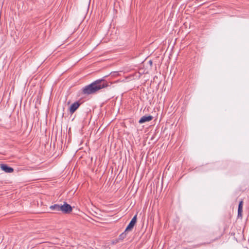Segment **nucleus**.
<instances>
[{
  "label": "nucleus",
  "instance_id": "1",
  "mask_svg": "<svg viewBox=\"0 0 249 249\" xmlns=\"http://www.w3.org/2000/svg\"><path fill=\"white\" fill-rule=\"evenodd\" d=\"M102 81L100 80H97L85 87L83 89V92L85 94H90L104 88L106 85L104 83H102Z\"/></svg>",
  "mask_w": 249,
  "mask_h": 249
},
{
  "label": "nucleus",
  "instance_id": "2",
  "mask_svg": "<svg viewBox=\"0 0 249 249\" xmlns=\"http://www.w3.org/2000/svg\"><path fill=\"white\" fill-rule=\"evenodd\" d=\"M61 211L65 213H70L72 211V207L70 205L65 203L63 205H61Z\"/></svg>",
  "mask_w": 249,
  "mask_h": 249
},
{
  "label": "nucleus",
  "instance_id": "3",
  "mask_svg": "<svg viewBox=\"0 0 249 249\" xmlns=\"http://www.w3.org/2000/svg\"><path fill=\"white\" fill-rule=\"evenodd\" d=\"M136 221H137V215H136L133 217V218L131 220L130 222L129 223V225L126 227V228L125 230V232H127L128 231L132 230L134 226L135 225V224L136 223Z\"/></svg>",
  "mask_w": 249,
  "mask_h": 249
},
{
  "label": "nucleus",
  "instance_id": "4",
  "mask_svg": "<svg viewBox=\"0 0 249 249\" xmlns=\"http://www.w3.org/2000/svg\"><path fill=\"white\" fill-rule=\"evenodd\" d=\"M80 104L78 102H76L72 104L70 107V112L71 114H72L74 113L76 110L79 107Z\"/></svg>",
  "mask_w": 249,
  "mask_h": 249
},
{
  "label": "nucleus",
  "instance_id": "5",
  "mask_svg": "<svg viewBox=\"0 0 249 249\" xmlns=\"http://www.w3.org/2000/svg\"><path fill=\"white\" fill-rule=\"evenodd\" d=\"M243 201L241 200L239 203L238 208V217H242V213H243Z\"/></svg>",
  "mask_w": 249,
  "mask_h": 249
},
{
  "label": "nucleus",
  "instance_id": "6",
  "mask_svg": "<svg viewBox=\"0 0 249 249\" xmlns=\"http://www.w3.org/2000/svg\"><path fill=\"white\" fill-rule=\"evenodd\" d=\"M1 169L5 172L6 173H12L14 171V169L10 167L7 166L5 164H1L0 165Z\"/></svg>",
  "mask_w": 249,
  "mask_h": 249
},
{
  "label": "nucleus",
  "instance_id": "7",
  "mask_svg": "<svg viewBox=\"0 0 249 249\" xmlns=\"http://www.w3.org/2000/svg\"><path fill=\"white\" fill-rule=\"evenodd\" d=\"M152 119V117L150 115L149 116H144L141 118L139 120V122L140 124H142L146 122H149Z\"/></svg>",
  "mask_w": 249,
  "mask_h": 249
},
{
  "label": "nucleus",
  "instance_id": "8",
  "mask_svg": "<svg viewBox=\"0 0 249 249\" xmlns=\"http://www.w3.org/2000/svg\"><path fill=\"white\" fill-rule=\"evenodd\" d=\"M61 205L58 204H55L54 205H52L50 206V209L52 210H55L57 211H61Z\"/></svg>",
  "mask_w": 249,
  "mask_h": 249
},
{
  "label": "nucleus",
  "instance_id": "9",
  "mask_svg": "<svg viewBox=\"0 0 249 249\" xmlns=\"http://www.w3.org/2000/svg\"><path fill=\"white\" fill-rule=\"evenodd\" d=\"M126 232H124V233H122L120 235V239H123L126 236Z\"/></svg>",
  "mask_w": 249,
  "mask_h": 249
}]
</instances>
